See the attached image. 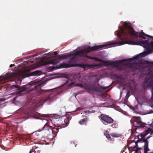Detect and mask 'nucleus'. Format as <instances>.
<instances>
[{"mask_svg":"<svg viewBox=\"0 0 153 153\" xmlns=\"http://www.w3.org/2000/svg\"><path fill=\"white\" fill-rule=\"evenodd\" d=\"M99 81V79H95V81L97 82Z\"/></svg>","mask_w":153,"mask_h":153,"instance_id":"34","label":"nucleus"},{"mask_svg":"<svg viewBox=\"0 0 153 153\" xmlns=\"http://www.w3.org/2000/svg\"><path fill=\"white\" fill-rule=\"evenodd\" d=\"M36 148H37L36 146H35L33 147V148L30 151L29 153H31L32 152H33L34 151H35V149H36Z\"/></svg>","mask_w":153,"mask_h":153,"instance_id":"26","label":"nucleus"},{"mask_svg":"<svg viewBox=\"0 0 153 153\" xmlns=\"http://www.w3.org/2000/svg\"><path fill=\"white\" fill-rule=\"evenodd\" d=\"M18 81H20V82H21V81H20V80L19 79H18Z\"/></svg>","mask_w":153,"mask_h":153,"instance_id":"39","label":"nucleus"},{"mask_svg":"<svg viewBox=\"0 0 153 153\" xmlns=\"http://www.w3.org/2000/svg\"><path fill=\"white\" fill-rule=\"evenodd\" d=\"M71 118L70 117H67L66 116H63L62 117H59L57 119V121L59 122L58 124L60 125L59 127L60 128H64L67 126L68 125L69 120H71Z\"/></svg>","mask_w":153,"mask_h":153,"instance_id":"8","label":"nucleus"},{"mask_svg":"<svg viewBox=\"0 0 153 153\" xmlns=\"http://www.w3.org/2000/svg\"><path fill=\"white\" fill-rule=\"evenodd\" d=\"M140 153H141L140 152Z\"/></svg>","mask_w":153,"mask_h":153,"instance_id":"46","label":"nucleus"},{"mask_svg":"<svg viewBox=\"0 0 153 153\" xmlns=\"http://www.w3.org/2000/svg\"><path fill=\"white\" fill-rule=\"evenodd\" d=\"M117 35L122 40L130 38L136 40L138 37L144 39H146L145 36L152 37L151 36L144 33L143 30L140 32H136L131 27V23L126 22L123 24V27L121 28L120 31L117 33Z\"/></svg>","mask_w":153,"mask_h":153,"instance_id":"2","label":"nucleus"},{"mask_svg":"<svg viewBox=\"0 0 153 153\" xmlns=\"http://www.w3.org/2000/svg\"><path fill=\"white\" fill-rule=\"evenodd\" d=\"M113 43L109 45H102L98 46H94L93 47H88L86 48L81 50L79 51H76L74 53L68 54L67 55H58L56 59H51L47 62V64H52L53 65L59 63V59H66L67 57H70L71 56H73V57L70 59L71 61L74 60L75 59V57L76 56H80L85 57L89 59H94V57H90L88 56L87 54L89 52L92 51H98L100 49L102 48H103L107 47L108 45L114 44Z\"/></svg>","mask_w":153,"mask_h":153,"instance_id":"1","label":"nucleus"},{"mask_svg":"<svg viewBox=\"0 0 153 153\" xmlns=\"http://www.w3.org/2000/svg\"><path fill=\"white\" fill-rule=\"evenodd\" d=\"M75 64L66 63H62L60 65V67L61 68H68L75 66Z\"/></svg>","mask_w":153,"mask_h":153,"instance_id":"18","label":"nucleus"},{"mask_svg":"<svg viewBox=\"0 0 153 153\" xmlns=\"http://www.w3.org/2000/svg\"><path fill=\"white\" fill-rule=\"evenodd\" d=\"M129 108L133 110L134 109V108L133 107H132V106H130L129 107Z\"/></svg>","mask_w":153,"mask_h":153,"instance_id":"33","label":"nucleus"},{"mask_svg":"<svg viewBox=\"0 0 153 153\" xmlns=\"http://www.w3.org/2000/svg\"><path fill=\"white\" fill-rule=\"evenodd\" d=\"M96 61L101 62L102 63H99L96 64H79L78 66L81 68H83L84 71L86 70L89 69L94 68L96 67H98L100 68L103 66H109L111 65H113L114 64L113 62H110L106 61L103 60L101 59L94 57V59Z\"/></svg>","mask_w":153,"mask_h":153,"instance_id":"5","label":"nucleus"},{"mask_svg":"<svg viewBox=\"0 0 153 153\" xmlns=\"http://www.w3.org/2000/svg\"><path fill=\"white\" fill-rule=\"evenodd\" d=\"M144 63L145 64L147 65H149L151 63L149 61H145L144 62Z\"/></svg>","mask_w":153,"mask_h":153,"instance_id":"30","label":"nucleus"},{"mask_svg":"<svg viewBox=\"0 0 153 153\" xmlns=\"http://www.w3.org/2000/svg\"><path fill=\"white\" fill-rule=\"evenodd\" d=\"M112 84V83L110 85L107 87H99L93 85L89 86L88 88V91L90 92L100 93L103 92V91L106 90L109 87H110Z\"/></svg>","mask_w":153,"mask_h":153,"instance_id":"9","label":"nucleus"},{"mask_svg":"<svg viewBox=\"0 0 153 153\" xmlns=\"http://www.w3.org/2000/svg\"><path fill=\"white\" fill-rule=\"evenodd\" d=\"M112 125H111V126L113 128H117V127L118 126V125L117 123L116 122L114 123V122L112 123Z\"/></svg>","mask_w":153,"mask_h":153,"instance_id":"23","label":"nucleus"},{"mask_svg":"<svg viewBox=\"0 0 153 153\" xmlns=\"http://www.w3.org/2000/svg\"><path fill=\"white\" fill-rule=\"evenodd\" d=\"M78 94H74V95H75V96H76Z\"/></svg>","mask_w":153,"mask_h":153,"instance_id":"40","label":"nucleus"},{"mask_svg":"<svg viewBox=\"0 0 153 153\" xmlns=\"http://www.w3.org/2000/svg\"><path fill=\"white\" fill-rule=\"evenodd\" d=\"M129 96H125L124 99L123 101V103L124 104H127L128 102V99Z\"/></svg>","mask_w":153,"mask_h":153,"instance_id":"22","label":"nucleus"},{"mask_svg":"<svg viewBox=\"0 0 153 153\" xmlns=\"http://www.w3.org/2000/svg\"><path fill=\"white\" fill-rule=\"evenodd\" d=\"M104 135L106 136L107 135H108V134H109V133L107 130H105L104 131Z\"/></svg>","mask_w":153,"mask_h":153,"instance_id":"27","label":"nucleus"},{"mask_svg":"<svg viewBox=\"0 0 153 153\" xmlns=\"http://www.w3.org/2000/svg\"><path fill=\"white\" fill-rule=\"evenodd\" d=\"M53 100H54L53 97H50V96H47L45 98L37 100L36 102V105L38 107L39 106L42 105L44 102L47 101L49 103H50Z\"/></svg>","mask_w":153,"mask_h":153,"instance_id":"14","label":"nucleus"},{"mask_svg":"<svg viewBox=\"0 0 153 153\" xmlns=\"http://www.w3.org/2000/svg\"><path fill=\"white\" fill-rule=\"evenodd\" d=\"M17 76V73L16 72H8L3 77L0 78V84L4 83L9 81V79Z\"/></svg>","mask_w":153,"mask_h":153,"instance_id":"11","label":"nucleus"},{"mask_svg":"<svg viewBox=\"0 0 153 153\" xmlns=\"http://www.w3.org/2000/svg\"><path fill=\"white\" fill-rule=\"evenodd\" d=\"M133 126L136 127L143 128L147 125V124L142 122L140 120V118L138 117H134Z\"/></svg>","mask_w":153,"mask_h":153,"instance_id":"16","label":"nucleus"},{"mask_svg":"<svg viewBox=\"0 0 153 153\" xmlns=\"http://www.w3.org/2000/svg\"><path fill=\"white\" fill-rule=\"evenodd\" d=\"M151 36L152 37H149V38L152 39V40H153V36Z\"/></svg>","mask_w":153,"mask_h":153,"instance_id":"36","label":"nucleus"},{"mask_svg":"<svg viewBox=\"0 0 153 153\" xmlns=\"http://www.w3.org/2000/svg\"><path fill=\"white\" fill-rule=\"evenodd\" d=\"M118 44L121 45L127 44L130 45H141L146 48L148 53H151L152 51H153V42L151 41L149 43L148 40L136 41L129 40L125 41L120 42Z\"/></svg>","mask_w":153,"mask_h":153,"instance_id":"4","label":"nucleus"},{"mask_svg":"<svg viewBox=\"0 0 153 153\" xmlns=\"http://www.w3.org/2000/svg\"><path fill=\"white\" fill-rule=\"evenodd\" d=\"M153 133V128L152 129L150 128H148L147 130L141 133V140L144 143V153H148L147 152L149 150V149L148 148L149 142L148 141V139L150 137L149 136L147 137L146 138L145 137L149 133Z\"/></svg>","mask_w":153,"mask_h":153,"instance_id":"7","label":"nucleus"},{"mask_svg":"<svg viewBox=\"0 0 153 153\" xmlns=\"http://www.w3.org/2000/svg\"><path fill=\"white\" fill-rule=\"evenodd\" d=\"M153 63V62H151V63Z\"/></svg>","mask_w":153,"mask_h":153,"instance_id":"45","label":"nucleus"},{"mask_svg":"<svg viewBox=\"0 0 153 153\" xmlns=\"http://www.w3.org/2000/svg\"><path fill=\"white\" fill-rule=\"evenodd\" d=\"M87 121V118H84L81 120L79 121V123L80 125H84L86 124V123Z\"/></svg>","mask_w":153,"mask_h":153,"instance_id":"21","label":"nucleus"},{"mask_svg":"<svg viewBox=\"0 0 153 153\" xmlns=\"http://www.w3.org/2000/svg\"><path fill=\"white\" fill-rule=\"evenodd\" d=\"M18 96H16L13 99V101H16V99L17 98V97Z\"/></svg>","mask_w":153,"mask_h":153,"instance_id":"31","label":"nucleus"},{"mask_svg":"<svg viewBox=\"0 0 153 153\" xmlns=\"http://www.w3.org/2000/svg\"><path fill=\"white\" fill-rule=\"evenodd\" d=\"M121 96H120V98H121Z\"/></svg>","mask_w":153,"mask_h":153,"instance_id":"41","label":"nucleus"},{"mask_svg":"<svg viewBox=\"0 0 153 153\" xmlns=\"http://www.w3.org/2000/svg\"><path fill=\"white\" fill-rule=\"evenodd\" d=\"M76 145H75V147H76Z\"/></svg>","mask_w":153,"mask_h":153,"instance_id":"44","label":"nucleus"},{"mask_svg":"<svg viewBox=\"0 0 153 153\" xmlns=\"http://www.w3.org/2000/svg\"><path fill=\"white\" fill-rule=\"evenodd\" d=\"M15 66V65H14V64H11L10 65V67H12L14 66Z\"/></svg>","mask_w":153,"mask_h":153,"instance_id":"32","label":"nucleus"},{"mask_svg":"<svg viewBox=\"0 0 153 153\" xmlns=\"http://www.w3.org/2000/svg\"><path fill=\"white\" fill-rule=\"evenodd\" d=\"M39 116H40L45 117H48L49 116V115L48 114H40Z\"/></svg>","mask_w":153,"mask_h":153,"instance_id":"28","label":"nucleus"},{"mask_svg":"<svg viewBox=\"0 0 153 153\" xmlns=\"http://www.w3.org/2000/svg\"><path fill=\"white\" fill-rule=\"evenodd\" d=\"M105 136L107 138V139L109 140H112L113 139L112 138H111L109 134H108V135L106 136Z\"/></svg>","mask_w":153,"mask_h":153,"instance_id":"25","label":"nucleus"},{"mask_svg":"<svg viewBox=\"0 0 153 153\" xmlns=\"http://www.w3.org/2000/svg\"><path fill=\"white\" fill-rule=\"evenodd\" d=\"M126 149V148H123L122 149V150L121 152L122 153H127L126 152H125V150Z\"/></svg>","mask_w":153,"mask_h":153,"instance_id":"29","label":"nucleus"},{"mask_svg":"<svg viewBox=\"0 0 153 153\" xmlns=\"http://www.w3.org/2000/svg\"><path fill=\"white\" fill-rule=\"evenodd\" d=\"M41 74V72L39 71H36L31 73L30 76H39Z\"/></svg>","mask_w":153,"mask_h":153,"instance_id":"19","label":"nucleus"},{"mask_svg":"<svg viewBox=\"0 0 153 153\" xmlns=\"http://www.w3.org/2000/svg\"><path fill=\"white\" fill-rule=\"evenodd\" d=\"M128 92L126 96H129V94H128Z\"/></svg>","mask_w":153,"mask_h":153,"instance_id":"38","label":"nucleus"},{"mask_svg":"<svg viewBox=\"0 0 153 153\" xmlns=\"http://www.w3.org/2000/svg\"><path fill=\"white\" fill-rule=\"evenodd\" d=\"M146 79H147V86L148 87H151V92L152 95L153 96V76L152 75L147 76L146 77Z\"/></svg>","mask_w":153,"mask_h":153,"instance_id":"17","label":"nucleus"},{"mask_svg":"<svg viewBox=\"0 0 153 153\" xmlns=\"http://www.w3.org/2000/svg\"><path fill=\"white\" fill-rule=\"evenodd\" d=\"M77 80V79H75L74 77L72 79H68L66 82L62 86L54 88L45 90V92L48 93V96H50L51 95H53V96H57L66 90V88H71L74 85L82 88L83 87V85L82 84H75Z\"/></svg>","mask_w":153,"mask_h":153,"instance_id":"3","label":"nucleus"},{"mask_svg":"<svg viewBox=\"0 0 153 153\" xmlns=\"http://www.w3.org/2000/svg\"><path fill=\"white\" fill-rule=\"evenodd\" d=\"M54 55H56L57 54V53L56 52H54Z\"/></svg>","mask_w":153,"mask_h":153,"instance_id":"35","label":"nucleus"},{"mask_svg":"<svg viewBox=\"0 0 153 153\" xmlns=\"http://www.w3.org/2000/svg\"><path fill=\"white\" fill-rule=\"evenodd\" d=\"M32 86V85L28 84L25 85H24L20 87L19 85H11L10 88L11 90H13L14 89H17V90L15 91L14 93H12V94H20L22 92H23L27 91L26 94L29 93L32 91H35L37 89V88L39 87L38 86H35L34 88H30V87Z\"/></svg>","mask_w":153,"mask_h":153,"instance_id":"6","label":"nucleus"},{"mask_svg":"<svg viewBox=\"0 0 153 153\" xmlns=\"http://www.w3.org/2000/svg\"><path fill=\"white\" fill-rule=\"evenodd\" d=\"M99 118L104 124L105 123L107 124H111L114 121L111 117L104 114H100Z\"/></svg>","mask_w":153,"mask_h":153,"instance_id":"13","label":"nucleus"},{"mask_svg":"<svg viewBox=\"0 0 153 153\" xmlns=\"http://www.w3.org/2000/svg\"><path fill=\"white\" fill-rule=\"evenodd\" d=\"M100 96H103V94H100Z\"/></svg>","mask_w":153,"mask_h":153,"instance_id":"37","label":"nucleus"},{"mask_svg":"<svg viewBox=\"0 0 153 153\" xmlns=\"http://www.w3.org/2000/svg\"><path fill=\"white\" fill-rule=\"evenodd\" d=\"M139 56L137 55L134 57L132 59L130 58L129 59H126V60H122L117 61H114V62H113L114 63V64L113 65H110L113 66L115 67H117V69L118 70H121L123 69V66L120 65H122L123 64V62H124L129 60L130 61H131L132 59H134L135 60H137L139 58Z\"/></svg>","mask_w":153,"mask_h":153,"instance_id":"10","label":"nucleus"},{"mask_svg":"<svg viewBox=\"0 0 153 153\" xmlns=\"http://www.w3.org/2000/svg\"><path fill=\"white\" fill-rule=\"evenodd\" d=\"M22 94V93L20 94V96H21V95ZM20 95V94H19Z\"/></svg>","mask_w":153,"mask_h":153,"instance_id":"43","label":"nucleus"},{"mask_svg":"<svg viewBox=\"0 0 153 153\" xmlns=\"http://www.w3.org/2000/svg\"><path fill=\"white\" fill-rule=\"evenodd\" d=\"M111 135L113 137H119L121 136L120 134L116 133H111Z\"/></svg>","mask_w":153,"mask_h":153,"instance_id":"20","label":"nucleus"},{"mask_svg":"<svg viewBox=\"0 0 153 153\" xmlns=\"http://www.w3.org/2000/svg\"><path fill=\"white\" fill-rule=\"evenodd\" d=\"M100 97V99L102 101H106V97L107 96H99Z\"/></svg>","mask_w":153,"mask_h":153,"instance_id":"24","label":"nucleus"},{"mask_svg":"<svg viewBox=\"0 0 153 153\" xmlns=\"http://www.w3.org/2000/svg\"><path fill=\"white\" fill-rule=\"evenodd\" d=\"M51 121H49L47 122L43 127V130H49V128H50L51 129L53 132L57 133L59 131V126L58 127H56L53 128V127L50 125V122Z\"/></svg>","mask_w":153,"mask_h":153,"instance_id":"15","label":"nucleus"},{"mask_svg":"<svg viewBox=\"0 0 153 153\" xmlns=\"http://www.w3.org/2000/svg\"><path fill=\"white\" fill-rule=\"evenodd\" d=\"M138 103L142 105L144 102H149L151 104V106L152 108L153 102H151L152 97L151 96V98L148 99L147 97L148 96H134Z\"/></svg>","mask_w":153,"mask_h":153,"instance_id":"12","label":"nucleus"},{"mask_svg":"<svg viewBox=\"0 0 153 153\" xmlns=\"http://www.w3.org/2000/svg\"><path fill=\"white\" fill-rule=\"evenodd\" d=\"M146 55V54H145V55H144V56H145Z\"/></svg>","mask_w":153,"mask_h":153,"instance_id":"42","label":"nucleus"}]
</instances>
